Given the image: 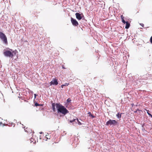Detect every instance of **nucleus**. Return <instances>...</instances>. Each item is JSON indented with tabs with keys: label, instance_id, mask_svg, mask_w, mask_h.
I'll list each match as a JSON object with an SVG mask.
<instances>
[{
	"label": "nucleus",
	"instance_id": "a878e982",
	"mask_svg": "<svg viewBox=\"0 0 152 152\" xmlns=\"http://www.w3.org/2000/svg\"><path fill=\"white\" fill-rule=\"evenodd\" d=\"M40 104V106H43V104Z\"/></svg>",
	"mask_w": 152,
	"mask_h": 152
},
{
	"label": "nucleus",
	"instance_id": "bb28decb",
	"mask_svg": "<svg viewBox=\"0 0 152 152\" xmlns=\"http://www.w3.org/2000/svg\"><path fill=\"white\" fill-rule=\"evenodd\" d=\"M34 96H35V98L36 96V94H34Z\"/></svg>",
	"mask_w": 152,
	"mask_h": 152
},
{
	"label": "nucleus",
	"instance_id": "9d476101",
	"mask_svg": "<svg viewBox=\"0 0 152 152\" xmlns=\"http://www.w3.org/2000/svg\"><path fill=\"white\" fill-rule=\"evenodd\" d=\"M151 74H147L145 75H144V77L145 78V79L146 80L148 79V77H151Z\"/></svg>",
	"mask_w": 152,
	"mask_h": 152
},
{
	"label": "nucleus",
	"instance_id": "393cba45",
	"mask_svg": "<svg viewBox=\"0 0 152 152\" xmlns=\"http://www.w3.org/2000/svg\"><path fill=\"white\" fill-rule=\"evenodd\" d=\"M2 124V122L0 121V125H1V124Z\"/></svg>",
	"mask_w": 152,
	"mask_h": 152
},
{
	"label": "nucleus",
	"instance_id": "ddd939ff",
	"mask_svg": "<svg viewBox=\"0 0 152 152\" xmlns=\"http://www.w3.org/2000/svg\"><path fill=\"white\" fill-rule=\"evenodd\" d=\"M46 137L47 139H50V136L49 135V134H47L46 135Z\"/></svg>",
	"mask_w": 152,
	"mask_h": 152
},
{
	"label": "nucleus",
	"instance_id": "2eb2a0df",
	"mask_svg": "<svg viewBox=\"0 0 152 152\" xmlns=\"http://www.w3.org/2000/svg\"><path fill=\"white\" fill-rule=\"evenodd\" d=\"M146 110L147 111V112L148 113V114L150 116H151V117H152V115H151V114L149 113V111L148 110Z\"/></svg>",
	"mask_w": 152,
	"mask_h": 152
},
{
	"label": "nucleus",
	"instance_id": "c85d7f7f",
	"mask_svg": "<svg viewBox=\"0 0 152 152\" xmlns=\"http://www.w3.org/2000/svg\"><path fill=\"white\" fill-rule=\"evenodd\" d=\"M88 114H91V113L90 112H89Z\"/></svg>",
	"mask_w": 152,
	"mask_h": 152
},
{
	"label": "nucleus",
	"instance_id": "aec40b11",
	"mask_svg": "<svg viewBox=\"0 0 152 152\" xmlns=\"http://www.w3.org/2000/svg\"><path fill=\"white\" fill-rule=\"evenodd\" d=\"M150 41L151 43L152 44V36L150 38Z\"/></svg>",
	"mask_w": 152,
	"mask_h": 152
},
{
	"label": "nucleus",
	"instance_id": "4468645a",
	"mask_svg": "<svg viewBox=\"0 0 152 152\" xmlns=\"http://www.w3.org/2000/svg\"><path fill=\"white\" fill-rule=\"evenodd\" d=\"M30 140L31 141V143L33 142V143H34L35 142V141H34V140L33 138H31L30 139Z\"/></svg>",
	"mask_w": 152,
	"mask_h": 152
},
{
	"label": "nucleus",
	"instance_id": "5701e85b",
	"mask_svg": "<svg viewBox=\"0 0 152 152\" xmlns=\"http://www.w3.org/2000/svg\"><path fill=\"white\" fill-rule=\"evenodd\" d=\"M2 96V94L1 92H0V98H1Z\"/></svg>",
	"mask_w": 152,
	"mask_h": 152
},
{
	"label": "nucleus",
	"instance_id": "9b49d317",
	"mask_svg": "<svg viewBox=\"0 0 152 152\" xmlns=\"http://www.w3.org/2000/svg\"><path fill=\"white\" fill-rule=\"evenodd\" d=\"M122 113L120 114L119 113H118L117 115H116V116L118 118H120L121 117V115Z\"/></svg>",
	"mask_w": 152,
	"mask_h": 152
},
{
	"label": "nucleus",
	"instance_id": "c756f323",
	"mask_svg": "<svg viewBox=\"0 0 152 152\" xmlns=\"http://www.w3.org/2000/svg\"><path fill=\"white\" fill-rule=\"evenodd\" d=\"M33 134L32 133V132L31 133V135H32Z\"/></svg>",
	"mask_w": 152,
	"mask_h": 152
},
{
	"label": "nucleus",
	"instance_id": "4be33fe9",
	"mask_svg": "<svg viewBox=\"0 0 152 152\" xmlns=\"http://www.w3.org/2000/svg\"><path fill=\"white\" fill-rule=\"evenodd\" d=\"M140 25H141L143 27H144V25L143 24V23H140Z\"/></svg>",
	"mask_w": 152,
	"mask_h": 152
},
{
	"label": "nucleus",
	"instance_id": "423d86ee",
	"mask_svg": "<svg viewBox=\"0 0 152 152\" xmlns=\"http://www.w3.org/2000/svg\"><path fill=\"white\" fill-rule=\"evenodd\" d=\"M71 22L72 24L75 26H77L78 25V23L77 21L75 19H73L72 18H71Z\"/></svg>",
	"mask_w": 152,
	"mask_h": 152
},
{
	"label": "nucleus",
	"instance_id": "dca6fc26",
	"mask_svg": "<svg viewBox=\"0 0 152 152\" xmlns=\"http://www.w3.org/2000/svg\"><path fill=\"white\" fill-rule=\"evenodd\" d=\"M76 120H77V121L78 122V124L79 125H81L82 124L78 120L77 118V119H76Z\"/></svg>",
	"mask_w": 152,
	"mask_h": 152
},
{
	"label": "nucleus",
	"instance_id": "20e7f679",
	"mask_svg": "<svg viewBox=\"0 0 152 152\" xmlns=\"http://www.w3.org/2000/svg\"><path fill=\"white\" fill-rule=\"evenodd\" d=\"M117 122L115 120H109L106 123V125L108 126L110 125V126H115L116 125Z\"/></svg>",
	"mask_w": 152,
	"mask_h": 152
},
{
	"label": "nucleus",
	"instance_id": "7ed1b4c3",
	"mask_svg": "<svg viewBox=\"0 0 152 152\" xmlns=\"http://www.w3.org/2000/svg\"><path fill=\"white\" fill-rule=\"evenodd\" d=\"M0 38L4 43L6 44H7L8 42L6 36L1 31H0Z\"/></svg>",
	"mask_w": 152,
	"mask_h": 152
},
{
	"label": "nucleus",
	"instance_id": "412c9836",
	"mask_svg": "<svg viewBox=\"0 0 152 152\" xmlns=\"http://www.w3.org/2000/svg\"><path fill=\"white\" fill-rule=\"evenodd\" d=\"M79 50L78 48L77 47H76L75 48V50L76 51H77Z\"/></svg>",
	"mask_w": 152,
	"mask_h": 152
},
{
	"label": "nucleus",
	"instance_id": "f3484780",
	"mask_svg": "<svg viewBox=\"0 0 152 152\" xmlns=\"http://www.w3.org/2000/svg\"><path fill=\"white\" fill-rule=\"evenodd\" d=\"M35 106H39L40 104L37 103L36 102L35 103Z\"/></svg>",
	"mask_w": 152,
	"mask_h": 152
},
{
	"label": "nucleus",
	"instance_id": "6e6552de",
	"mask_svg": "<svg viewBox=\"0 0 152 152\" xmlns=\"http://www.w3.org/2000/svg\"><path fill=\"white\" fill-rule=\"evenodd\" d=\"M75 15H76V18L78 20H80L82 18V17L81 16L80 14L78 12H76L75 13Z\"/></svg>",
	"mask_w": 152,
	"mask_h": 152
},
{
	"label": "nucleus",
	"instance_id": "39448f33",
	"mask_svg": "<svg viewBox=\"0 0 152 152\" xmlns=\"http://www.w3.org/2000/svg\"><path fill=\"white\" fill-rule=\"evenodd\" d=\"M124 17L123 15L121 16V18L122 19V22L124 24L126 23L125 26V28L127 29L130 26V24L128 22H126L125 20H124Z\"/></svg>",
	"mask_w": 152,
	"mask_h": 152
},
{
	"label": "nucleus",
	"instance_id": "b1692460",
	"mask_svg": "<svg viewBox=\"0 0 152 152\" xmlns=\"http://www.w3.org/2000/svg\"><path fill=\"white\" fill-rule=\"evenodd\" d=\"M64 86V85H62L61 86V87L62 88H63V87Z\"/></svg>",
	"mask_w": 152,
	"mask_h": 152
},
{
	"label": "nucleus",
	"instance_id": "1a4fd4ad",
	"mask_svg": "<svg viewBox=\"0 0 152 152\" xmlns=\"http://www.w3.org/2000/svg\"><path fill=\"white\" fill-rule=\"evenodd\" d=\"M53 110V112H55L56 111V109L55 108V106H56V104L53 103L52 104Z\"/></svg>",
	"mask_w": 152,
	"mask_h": 152
},
{
	"label": "nucleus",
	"instance_id": "f8f14e48",
	"mask_svg": "<svg viewBox=\"0 0 152 152\" xmlns=\"http://www.w3.org/2000/svg\"><path fill=\"white\" fill-rule=\"evenodd\" d=\"M76 119H77V118L76 117H75V118H73L72 120H70L69 121V122L71 123H72L75 121Z\"/></svg>",
	"mask_w": 152,
	"mask_h": 152
},
{
	"label": "nucleus",
	"instance_id": "6ab92c4d",
	"mask_svg": "<svg viewBox=\"0 0 152 152\" xmlns=\"http://www.w3.org/2000/svg\"><path fill=\"white\" fill-rule=\"evenodd\" d=\"M69 85V83H65V84H64V86H67Z\"/></svg>",
	"mask_w": 152,
	"mask_h": 152
},
{
	"label": "nucleus",
	"instance_id": "cd10ccee",
	"mask_svg": "<svg viewBox=\"0 0 152 152\" xmlns=\"http://www.w3.org/2000/svg\"><path fill=\"white\" fill-rule=\"evenodd\" d=\"M88 114H91V113L90 112H89Z\"/></svg>",
	"mask_w": 152,
	"mask_h": 152
},
{
	"label": "nucleus",
	"instance_id": "f03ea898",
	"mask_svg": "<svg viewBox=\"0 0 152 152\" xmlns=\"http://www.w3.org/2000/svg\"><path fill=\"white\" fill-rule=\"evenodd\" d=\"M17 53H18V51L16 50H13L12 49H10L9 50H4L3 54L4 56L6 57L12 58L13 56L15 55Z\"/></svg>",
	"mask_w": 152,
	"mask_h": 152
},
{
	"label": "nucleus",
	"instance_id": "f257e3e1",
	"mask_svg": "<svg viewBox=\"0 0 152 152\" xmlns=\"http://www.w3.org/2000/svg\"><path fill=\"white\" fill-rule=\"evenodd\" d=\"M56 108L58 113L65 115L69 113L68 110L63 106L60 104L56 103Z\"/></svg>",
	"mask_w": 152,
	"mask_h": 152
},
{
	"label": "nucleus",
	"instance_id": "0eeeda50",
	"mask_svg": "<svg viewBox=\"0 0 152 152\" xmlns=\"http://www.w3.org/2000/svg\"><path fill=\"white\" fill-rule=\"evenodd\" d=\"M50 85H57L58 84L57 80L56 78L53 79L52 81L50 82Z\"/></svg>",
	"mask_w": 152,
	"mask_h": 152
},
{
	"label": "nucleus",
	"instance_id": "a211bd4d",
	"mask_svg": "<svg viewBox=\"0 0 152 152\" xmlns=\"http://www.w3.org/2000/svg\"><path fill=\"white\" fill-rule=\"evenodd\" d=\"M67 102H69L71 101L70 99L69 98L67 100Z\"/></svg>",
	"mask_w": 152,
	"mask_h": 152
}]
</instances>
